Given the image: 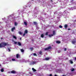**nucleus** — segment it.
<instances>
[{"mask_svg": "<svg viewBox=\"0 0 76 76\" xmlns=\"http://www.w3.org/2000/svg\"><path fill=\"white\" fill-rule=\"evenodd\" d=\"M7 45H9L8 43L2 42V43L0 44V48H2L6 47Z\"/></svg>", "mask_w": 76, "mask_h": 76, "instance_id": "f257e3e1", "label": "nucleus"}, {"mask_svg": "<svg viewBox=\"0 0 76 76\" xmlns=\"http://www.w3.org/2000/svg\"><path fill=\"white\" fill-rule=\"evenodd\" d=\"M52 48L51 46H49L47 48H46L45 49V50L46 51V50H51Z\"/></svg>", "mask_w": 76, "mask_h": 76, "instance_id": "f03ea898", "label": "nucleus"}, {"mask_svg": "<svg viewBox=\"0 0 76 76\" xmlns=\"http://www.w3.org/2000/svg\"><path fill=\"white\" fill-rule=\"evenodd\" d=\"M72 43L73 44H75L76 42V39H73L72 41H71Z\"/></svg>", "mask_w": 76, "mask_h": 76, "instance_id": "7ed1b4c3", "label": "nucleus"}, {"mask_svg": "<svg viewBox=\"0 0 76 76\" xmlns=\"http://www.w3.org/2000/svg\"><path fill=\"white\" fill-rule=\"evenodd\" d=\"M11 73H12L13 74H15L16 73V72L14 70H12L11 72Z\"/></svg>", "mask_w": 76, "mask_h": 76, "instance_id": "20e7f679", "label": "nucleus"}, {"mask_svg": "<svg viewBox=\"0 0 76 76\" xmlns=\"http://www.w3.org/2000/svg\"><path fill=\"white\" fill-rule=\"evenodd\" d=\"M16 57L17 58H18L19 57H20V55L19 54H17L16 56Z\"/></svg>", "mask_w": 76, "mask_h": 76, "instance_id": "39448f33", "label": "nucleus"}, {"mask_svg": "<svg viewBox=\"0 0 76 76\" xmlns=\"http://www.w3.org/2000/svg\"><path fill=\"white\" fill-rule=\"evenodd\" d=\"M15 30V27H14L13 28H12L11 29V31L12 32H13L14 30Z\"/></svg>", "mask_w": 76, "mask_h": 76, "instance_id": "423d86ee", "label": "nucleus"}, {"mask_svg": "<svg viewBox=\"0 0 76 76\" xmlns=\"http://www.w3.org/2000/svg\"><path fill=\"white\" fill-rule=\"evenodd\" d=\"M39 55H42V51H40L39 52Z\"/></svg>", "mask_w": 76, "mask_h": 76, "instance_id": "0eeeda50", "label": "nucleus"}, {"mask_svg": "<svg viewBox=\"0 0 76 76\" xmlns=\"http://www.w3.org/2000/svg\"><path fill=\"white\" fill-rule=\"evenodd\" d=\"M24 24L26 25V26H27L28 25V23H27V22L25 21L24 22Z\"/></svg>", "mask_w": 76, "mask_h": 76, "instance_id": "6e6552de", "label": "nucleus"}, {"mask_svg": "<svg viewBox=\"0 0 76 76\" xmlns=\"http://www.w3.org/2000/svg\"><path fill=\"white\" fill-rule=\"evenodd\" d=\"M33 23H34V25H38L37 23L36 22H33Z\"/></svg>", "mask_w": 76, "mask_h": 76, "instance_id": "1a4fd4ad", "label": "nucleus"}, {"mask_svg": "<svg viewBox=\"0 0 76 76\" xmlns=\"http://www.w3.org/2000/svg\"><path fill=\"white\" fill-rule=\"evenodd\" d=\"M55 34H56V31H53V35H55Z\"/></svg>", "mask_w": 76, "mask_h": 76, "instance_id": "9d476101", "label": "nucleus"}, {"mask_svg": "<svg viewBox=\"0 0 76 76\" xmlns=\"http://www.w3.org/2000/svg\"><path fill=\"white\" fill-rule=\"evenodd\" d=\"M56 42L57 44H60V43H61V42H60V41H56Z\"/></svg>", "mask_w": 76, "mask_h": 76, "instance_id": "9b49d317", "label": "nucleus"}, {"mask_svg": "<svg viewBox=\"0 0 76 76\" xmlns=\"http://www.w3.org/2000/svg\"><path fill=\"white\" fill-rule=\"evenodd\" d=\"M13 37L14 38V39H17V37H16L15 36L13 35Z\"/></svg>", "mask_w": 76, "mask_h": 76, "instance_id": "f8f14e48", "label": "nucleus"}, {"mask_svg": "<svg viewBox=\"0 0 76 76\" xmlns=\"http://www.w3.org/2000/svg\"><path fill=\"white\" fill-rule=\"evenodd\" d=\"M32 70L33 71V72H36V69H35L34 68H32Z\"/></svg>", "mask_w": 76, "mask_h": 76, "instance_id": "ddd939ff", "label": "nucleus"}, {"mask_svg": "<svg viewBox=\"0 0 76 76\" xmlns=\"http://www.w3.org/2000/svg\"><path fill=\"white\" fill-rule=\"evenodd\" d=\"M48 36L49 37H53V34H49L48 35Z\"/></svg>", "mask_w": 76, "mask_h": 76, "instance_id": "4468645a", "label": "nucleus"}, {"mask_svg": "<svg viewBox=\"0 0 76 76\" xmlns=\"http://www.w3.org/2000/svg\"><path fill=\"white\" fill-rule=\"evenodd\" d=\"M69 61L70 62V63H71V64H73V61H72L71 60H70Z\"/></svg>", "mask_w": 76, "mask_h": 76, "instance_id": "2eb2a0df", "label": "nucleus"}, {"mask_svg": "<svg viewBox=\"0 0 76 76\" xmlns=\"http://www.w3.org/2000/svg\"><path fill=\"white\" fill-rule=\"evenodd\" d=\"M36 63L37 62L35 61H33L32 62V64H36Z\"/></svg>", "mask_w": 76, "mask_h": 76, "instance_id": "dca6fc26", "label": "nucleus"}, {"mask_svg": "<svg viewBox=\"0 0 76 76\" xmlns=\"http://www.w3.org/2000/svg\"><path fill=\"white\" fill-rule=\"evenodd\" d=\"M24 33L25 34H28V30H25Z\"/></svg>", "mask_w": 76, "mask_h": 76, "instance_id": "f3484780", "label": "nucleus"}, {"mask_svg": "<svg viewBox=\"0 0 76 76\" xmlns=\"http://www.w3.org/2000/svg\"><path fill=\"white\" fill-rule=\"evenodd\" d=\"M49 59H50L49 58H45V60H49Z\"/></svg>", "mask_w": 76, "mask_h": 76, "instance_id": "a211bd4d", "label": "nucleus"}, {"mask_svg": "<svg viewBox=\"0 0 76 76\" xmlns=\"http://www.w3.org/2000/svg\"><path fill=\"white\" fill-rule=\"evenodd\" d=\"M18 23H17L16 22H15V26H17V25H18Z\"/></svg>", "mask_w": 76, "mask_h": 76, "instance_id": "6ab92c4d", "label": "nucleus"}, {"mask_svg": "<svg viewBox=\"0 0 76 76\" xmlns=\"http://www.w3.org/2000/svg\"><path fill=\"white\" fill-rule=\"evenodd\" d=\"M18 44L20 46V45H21V43H20V42H18Z\"/></svg>", "mask_w": 76, "mask_h": 76, "instance_id": "aec40b11", "label": "nucleus"}, {"mask_svg": "<svg viewBox=\"0 0 76 76\" xmlns=\"http://www.w3.org/2000/svg\"><path fill=\"white\" fill-rule=\"evenodd\" d=\"M1 72H4V69H1Z\"/></svg>", "mask_w": 76, "mask_h": 76, "instance_id": "412c9836", "label": "nucleus"}, {"mask_svg": "<svg viewBox=\"0 0 76 76\" xmlns=\"http://www.w3.org/2000/svg\"><path fill=\"white\" fill-rule=\"evenodd\" d=\"M67 27V24H65L64 26L65 28H66Z\"/></svg>", "mask_w": 76, "mask_h": 76, "instance_id": "4be33fe9", "label": "nucleus"}, {"mask_svg": "<svg viewBox=\"0 0 76 76\" xmlns=\"http://www.w3.org/2000/svg\"><path fill=\"white\" fill-rule=\"evenodd\" d=\"M41 38H44V34H41Z\"/></svg>", "mask_w": 76, "mask_h": 76, "instance_id": "5701e85b", "label": "nucleus"}, {"mask_svg": "<svg viewBox=\"0 0 76 76\" xmlns=\"http://www.w3.org/2000/svg\"><path fill=\"white\" fill-rule=\"evenodd\" d=\"M18 33H19V34H20V35H22V32H21V31H19Z\"/></svg>", "mask_w": 76, "mask_h": 76, "instance_id": "b1692460", "label": "nucleus"}, {"mask_svg": "<svg viewBox=\"0 0 76 76\" xmlns=\"http://www.w3.org/2000/svg\"><path fill=\"white\" fill-rule=\"evenodd\" d=\"M22 52V53H23L24 52V50H23V49H21L20 50Z\"/></svg>", "mask_w": 76, "mask_h": 76, "instance_id": "393cba45", "label": "nucleus"}, {"mask_svg": "<svg viewBox=\"0 0 76 76\" xmlns=\"http://www.w3.org/2000/svg\"><path fill=\"white\" fill-rule=\"evenodd\" d=\"M33 56H37V54L35 53H33Z\"/></svg>", "mask_w": 76, "mask_h": 76, "instance_id": "a878e982", "label": "nucleus"}, {"mask_svg": "<svg viewBox=\"0 0 76 76\" xmlns=\"http://www.w3.org/2000/svg\"><path fill=\"white\" fill-rule=\"evenodd\" d=\"M30 49L31 50V51H32L33 50H34V48H30Z\"/></svg>", "mask_w": 76, "mask_h": 76, "instance_id": "bb28decb", "label": "nucleus"}, {"mask_svg": "<svg viewBox=\"0 0 76 76\" xmlns=\"http://www.w3.org/2000/svg\"><path fill=\"white\" fill-rule=\"evenodd\" d=\"M48 32H46L45 34V35H48Z\"/></svg>", "mask_w": 76, "mask_h": 76, "instance_id": "cd10ccee", "label": "nucleus"}, {"mask_svg": "<svg viewBox=\"0 0 76 76\" xmlns=\"http://www.w3.org/2000/svg\"><path fill=\"white\" fill-rule=\"evenodd\" d=\"M74 70H75V69H74V68H72V69L71 70L72 72H73V71H74Z\"/></svg>", "mask_w": 76, "mask_h": 76, "instance_id": "c85d7f7f", "label": "nucleus"}, {"mask_svg": "<svg viewBox=\"0 0 76 76\" xmlns=\"http://www.w3.org/2000/svg\"><path fill=\"white\" fill-rule=\"evenodd\" d=\"M59 27L60 28H63V27L62 26H60Z\"/></svg>", "mask_w": 76, "mask_h": 76, "instance_id": "c756f323", "label": "nucleus"}, {"mask_svg": "<svg viewBox=\"0 0 76 76\" xmlns=\"http://www.w3.org/2000/svg\"><path fill=\"white\" fill-rule=\"evenodd\" d=\"M12 61H15V59L12 58Z\"/></svg>", "mask_w": 76, "mask_h": 76, "instance_id": "7c9ffc66", "label": "nucleus"}, {"mask_svg": "<svg viewBox=\"0 0 76 76\" xmlns=\"http://www.w3.org/2000/svg\"><path fill=\"white\" fill-rule=\"evenodd\" d=\"M8 51H9V52H10V48H8Z\"/></svg>", "mask_w": 76, "mask_h": 76, "instance_id": "2f4dec72", "label": "nucleus"}, {"mask_svg": "<svg viewBox=\"0 0 76 76\" xmlns=\"http://www.w3.org/2000/svg\"><path fill=\"white\" fill-rule=\"evenodd\" d=\"M67 50V49L66 48H64V51H66Z\"/></svg>", "mask_w": 76, "mask_h": 76, "instance_id": "473e14b6", "label": "nucleus"}, {"mask_svg": "<svg viewBox=\"0 0 76 76\" xmlns=\"http://www.w3.org/2000/svg\"><path fill=\"white\" fill-rule=\"evenodd\" d=\"M14 43H15V44H17V42H15Z\"/></svg>", "mask_w": 76, "mask_h": 76, "instance_id": "72a5a7b5", "label": "nucleus"}, {"mask_svg": "<svg viewBox=\"0 0 76 76\" xmlns=\"http://www.w3.org/2000/svg\"><path fill=\"white\" fill-rule=\"evenodd\" d=\"M54 0H51V2H53V1H54Z\"/></svg>", "mask_w": 76, "mask_h": 76, "instance_id": "f704fd0d", "label": "nucleus"}, {"mask_svg": "<svg viewBox=\"0 0 76 76\" xmlns=\"http://www.w3.org/2000/svg\"><path fill=\"white\" fill-rule=\"evenodd\" d=\"M53 76V75H52V74H50L49 75V76Z\"/></svg>", "mask_w": 76, "mask_h": 76, "instance_id": "c9c22d12", "label": "nucleus"}, {"mask_svg": "<svg viewBox=\"0 0 76 76\" xmlns=\"http://www.w3.org/2000/svg\"><path fill=\"white\" fill-rule=\"evenodd\" d=\"M25 34H26V33H24V34H23V36H25Z\"/></svg>", "mask_w": 76, "mask_h": 76, "instance_id": "e433bc0d", "label": "nucleus"}, {"mask_svg": "<svg viewBox=\"0 0 76 76\" xmlns=\"http://www.w3.org/2000/svg\"><path fill=\"white\" fill-rule=\"evenodd\" d=\"M68 31H69V30H70V28H68Z\"/></svg>", "mask_w": 76, "mask_h": 76, "instance_id": "4c0bfd02", "label": "nucleus"}, {"mask_svg": "<svg viewBox=\"0 0 76 76\" xmlns=\"http://www.w3.org/2000/svg\"><path fill=\"white\" fill-rule=\"evenodd\" d=\"M3 39V37H1V39Z\"/></svg>", "mask_w": 76, "mask_h": 76, "instance_id": "58836bf2", "label": "nucleus"}, {"mask_svg": "<svg viewBox=\"0 0 76 76\" xmlns=\"http://www.w3.org/2000/svg\"><path fill=\"white\" fill-rule=\"evenodd\" d=\"M20 40H21L22 39V38H20Z\"/></svg>", "mask_w": 76, "mask_h": 76, "instance_id": "ea45409f", "label": "nucleus"}, {"mask_svg": "<svg viewBox=\"0 0 76 76\" xmlns=\"http://www.w3.org/2000/svg\"><path fill=\"white\" fill-rule=\"evenodd\" d=\"M62 76H65L64 75H63Z\"/></svg>", "mask_w": 76, "mask_h": 76, "instance_id": "a19ab883", "label": "nucleus"}, {"mask_svg": "<svg viewBox=\"0 0 76 76\" xmlns=\"http://www.w3.org/2000/svg\"><path fill=\"white\" fill-rule=\"evenodd\" d=\"M0 66H1V65L0 64Z\"/></svg>", "mask_w": 76, "mask_h": 76, "instance_id": "79ce46f5", "label": "nucleus"}, {"mask_svg": "<svg viewBox=\"0 0 76 76\" xmlns=\"http://www.w3.org/2000/svg\"><path fill=\"white\" fill-rule=\"evenodd\" d=\"M32 0V1H34V0Z\"/></svg>", "mask_w": 76, "mask_h": 76, "instance_id": "37998d69", "label": "nucleus"}, {"mask_svg": "<svg viewBox=\"0 0 76 76\" xmlns=\"http://www.w3.org/2000/svg\"><path fill=\"white\" fill-rule=\"evenodd\" d=\"M72 0V1H73V0Z\"/></svg>", "mask_w": 76, "mask_h": 76, "instance_id": "c03bdc74", "label": "nucleus"}]
</instances>
